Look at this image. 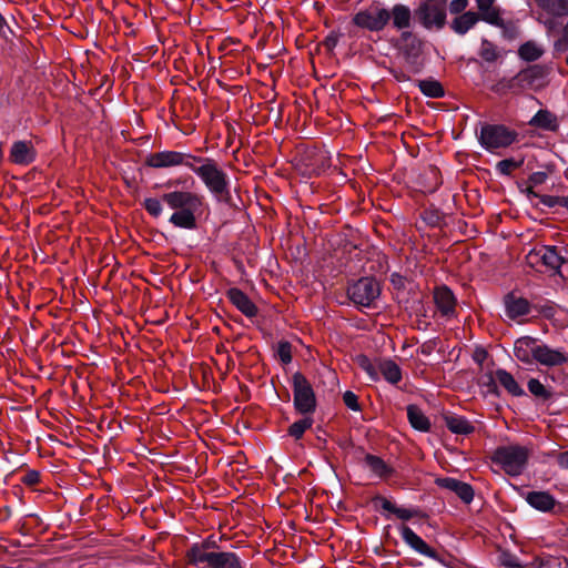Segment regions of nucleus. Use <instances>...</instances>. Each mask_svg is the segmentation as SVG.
<instances>
[{
  "label": "nucleus",
  "mask_w": 568,
  "mask_h": 568,
  "mask_svg": "<svg viewBox=\"0 0 568 568\" xmlns=\"http://www.w3.org/2000/svg\"><path fill=\"white\" fill-rule=\"evenodd\" d=\"M443 418L446 427L453 434L468 436L475 432V426L464 416L448 413Z\"/></svg>",
  "instance_id": "nucleus-26"
},
{
  "label": "nucleus",
  "mask_w": 568,
  "mask_h": 568,
  "mask_svg": "<svg viewBox=\"0 0 568 568\" xmlns=\"http://www.w3.org/2000/svg\"><path fill=\"white\" fill-rule=\"evenodd\" d=\"M478 17V22L485 21L488 24H491L494 27L501 26L503 18L500 17L499 9L496 7H493L491 9H488L487 11H480L476 12Z\"/></svg>",
  "instance_id": "nucleus-42"
},
{
  "label": "nucleus",
  "mask_w": 568,
  "mask_h": 568,
  "mask_svg": "<svg viewBox=\"0 0 568 568\" xmlns=\"http://www.w3.org/2000/svg\"><path fill=\"white\" fill-rule=\"evenodd\" d=\"M392 74L399 82L410 80V77L407 75L404 71L393 70Z\"/></svg>",
  "instance_id": "nucleus-63"
},
{
  "label": "nucleus",
  "mask_w": 568,
  "mask_h": 568,
  "mask_svg": "<svg viewBox=\"0 0 568 568\" xmlns=\"http://www.w3.org/2000/svg\"><path fill=\"white\" fill-rule=\"evenodd\" d=\"M352 23L362 30L381 32L387 28L386 7L374 1L369 7L357 11L352 18Z\"/></svg>",
  "instance_id": "nucleus-9"
},
{
  "label": "nucleus",
  "mask_w": 568,
  "mask_h": 568,
  "mask_svg": "<svg viewBox=\"0 0 568 568\" xmlns=\"http://www.w3.org/2000/svg\"><path fill=\"white\" fill-rule=\"evenodd\" d=\"M440 342L439 337L430 338L424 342L417 349V353H420L424 356H429L437 347Z\"/></svg>",
  "instance_id": "nucleus-51"
},
{
  "label": "nucleus",
  "mask_w": 568,
  "mask_h": 568,
  "mask_svg": "<svg viewBox=\"0 0 568 568\" xmlns=\"http://www.w3.org/2000/svg\"><path fill=\"white\" fill-rule=\"evenodd\" d=\"M478 23V17L475 11H467L463 14L455 16L448 26L450 30L457 36H465L469 30H471Z\"/></svg>",
  "instance_id": "nucleus-25"
},
{
  "label": "nucleus",
  "mask_w": 568,
  "mask_h": 568,
  "mask_svg": "<svg viewBox=\"0 0 568 568\" xmlns=\"http://www.w3.org/2000/svg\"><path fill=\"white\" fill-rule=\"evenodd\" d=\"M215 552L216 551H207L205 545L195 542L186 550L185 556L189 564L201 568H209Z\"/></svg>",
  "instance_id": "nucleus-24"
},
{
  "label": "nucleus",
  "mask_w": 568,
  "mask_h": 568,
  "mask_svg": "<svg viewBox=\"0 0 568 568\" xmlns=\"http://www.w3.org/2000/svg\"><path fill=\"white\" fill-rule=\"evenodd\" d=\"M417 87L419 88L420 92L428 98L439 99L445 95V90L442 83L432 78L418 80Z\"/></svg>",
  "instance_id": "nucleus-35"
},
{
  "label": "nucleus",
  "mask_w": 568,
  "mask_h": 568,
  "mask_svg": "<svg viewBox=\"0 0 568 568\" xmlns=\"http://www.w3.org/2000/svg\"><path fill=\"white\" fill-rule=\"evenodd\" d=\"M37 152L30 141H16L10 150V160L19 165H29L34 162Z\"/></svg>",
  "instance_id": "nucleus-22"
},
{
  "label": "nucleus",
  "mask_w": 568,
  "mask_h": 568,
  "mask_svg": "<svg viewBox=\"0 0 568 568\" xmlns=\"http://www.w3.org/2000/svg\"><path fill=\"white\" fill-rule=\"evenodd\" d=\"M348 300L358 311L375 308L376 302L382 294V287L375 276H362L358 280L349 281L346 287Z\"/></svg>",
  "instance_id": "nucleus-4"
},
{
  "label": "nucleus",
  "mask_w": 568,
  "mask_h": 568,
  "mask_svg": "<svg viewBox=\"0 0 568 568\" xmlns=\"http://www.w3.org/2000/svg\"><path fill=\"white\" fill-rule=\"evenodd\" d=\"M518 141V132L504 124L483 123L478 135L479 144L488 152L505 149Z\"/></svg>",
  "instance_id": "nucleus-6"
},
{
  "label": "nucleus",
  "mask_w": 568,
  "mask_h": 568,
  "mask_svg": "<svg viewBox=\"0 0 568 568\" xmlns=\"http://www.w3.org/2000/svg\"><path fill=\"white\" fill-rule=\"evenodd\" d=\"M163 201L174 213L169 222L175 227L195 230L197 227L196 213H200L204 205V196L191 191H172L164 193L161 200L146 197L143 201L144 210L153 217L162 214Z\"/></svg>",
  "instance_id": "nucleus-1"
},
{
  "label": "nucleus",
  "mask_w": 568,
  "mask_h": 568,
  "mask_svg": "<svg viewBox=\"0 0 568 568\" xmlns=\"http://www.w3.org/2000/svg\"><path fill=\"white\" fill-rule=\"evenodd\" d=\"M371 503L374 506L375 510H377V511L384 510L383 516L387 520L390 519L392 515L396 516L398 519L404 520V521L410 520L414 517H418V518H427L428 517V515L418 507H414V508L398 507L396 504L392 503L390 500H388L387 498H385L384 496H382L379 494L373 496L371 499Z\"/></svg>",
  "instance_id": "nucleus-12"
},
{
  "label": "nucleus",
  "mask_w": 568,
  "mask_h": 568,
  "mask_svg": "<svg viewBox=\"0 0 568 568\" xmlns=\"http://www.w3.org/2000/svg\"><path fill=\"white\" fill-rule=\"evenodd\" d=\"M527 504L541 513L554 511L555 507L560 505L559 501L548 491L531 490L525 495Z\"/></svg>",
  "instance_id": "nucleus-21"
},
{
  "label": "nucleus",
  "mask_w": 568,
  "mask_h": 568,
  "mask_svg": "<svg viewBox=\"0 0 568 568\" xmlns=\"http://www.w3.org/2000/svg\"><path fill=\"white\" fill-rule=\"evenodd\" d=\"M548 179V174L544 171H537L532 172L529 178L528 182L535 186L544 184Z\"/></svg>",
  "instance_id": "nucleus-54"
},
{
  "label": "nucleus",
  "mask_w": 568,
  "mask_h": 568,
  "mask_svg": "<svg viewBox=\"0 0 568 568\" xmlns=\"http://www.w3.org/2000/svg\"><path fill=\"white\" fill-rule=\"evenodd\" d=\"M488 353L484 348H477L473 355V359L481 365L483 362L487 358Z\"/></svg>",
  "instance_id": "nucleus-60"
},
{
  "label": "nucleus",
  "mask_w": 568,
  "mask_h": 568,
  "mask_svg": "<svg viewBox=\"0 0 568 568\" xmlns=\"http://www.w3.org/2000/svg\"><path fill=\"white\" fill-rule=\"evenodd\" d=\"M498 383L515 397L526 396L525 389L518 384L514 376L504 368H498L495 372Z\"/></svg>",
  "instance_id": "nucleus-29"
},
{
  "label": "nucleus",
  "mask_w": 568,
  "mask_h": 568,
  "mask_svg": "<svg viewBox=\"0 0 568 568\" xmlns=\"http://www.w3.org/2000/svg\"><path fill=\"white\" fill-rule=\"evenodd\" d=\"M378 374L383 375L385 381L392 385H396L402 381V368L389 358L378 361Z\"/></svg>",
  "instance_id": "nucleus-30"
},
{
  "label": "nucleus",
  "mask_w": 568,
  "mask_h": 568,
  "mask_svg": "<svg viewBox=\"0 0 568 568\" xmlns=\"http://www.w3.org/2000/svg\"><path fill=\"white\" fill-rule=\"evenodd\" d=\"M524 164V159L516 160L514 158L504 159L496 164L499 174L510 176L513 171L519 169Z\"/></svg>",
  "instance_id": "nucleus-41"
},
{
  "label": "nucleus",
  "mask_w": 568,
  "mask_h": 568,
  "mask_svg": "<svg viewBox=\"0 0 568 568\" xmlns=\"http://www.w3.org/2000/svg\"><path fill=\"white\" fill-rule=\"evenodd\" d=\"M406 277L397 272L392 273L389 276V282L396 291H404L406 288Z\"/></svg>",
  "instance_id": "nucleus-53"
},
{
  "label": "nucleus",
  "mask_w": 568,
  "mask_h": 568,
  "mask_svg": "<svg viewBox=\"0 0 568 568\" xmlns=\"http://www.w3.org/2000/svg\"><path fill=\"white\" fill-rule=\"evenodd\" d=\"M338 38L339 37L336 32H331L324 40V47L327 50L333 51L338 43Z\"/></svg>",
  "instance_id": "nucleus-57"
},
{
  "label": "nucleus",
  "mask_w": 568,
  "mask_h": 568,
  "mask_svg": "<svg viewBox=\"0 0 568 568\" xmlns=\"http://www.w3.org/2000/svg\"><path fill=\"white\" fill-rule=\"evenodd\" d=\"M190 170L201 180L217 203L234 206L230 176L215 159L195 155Z\"/></svg>",
  "instance_id": "nucleus-2"
},
{
  "label": "nucleus",
  "mask_w": 568,
  "mask_h": 568,
  "mask_svg": "<svg viewBox=\"0 0 568 568\" xmlns=\"http://www.w3.org/2000/svg\"><path fill=\"white\" fill-rule=\"evenodd\" d=\"M201 545H205V549L207 551H215L214 549L215 548H219L216 541L213 539V537H209L206 539H204L202 542H200Z\"/></svg>",
  "instance_id": "nucleus-61"
},
{
  "label": "nucleus",
  "mask_w": 568,
  "mask_h": 568,
  "mask_svg": "<svg viewBox=\"0 0 568 568\" xmlns=\"http://www.w3.org/2000/svg\"><path fill=\"white\" fill-rule=\"evenodd\" d=\"M539 343L540 339L532 336H521L517 338L514 343L515 357L524 364H534Z\"/></svg>",
  "instance_id": "nucleus-18"
},
{
  "label": "nucleus",
  "mask_w": 568,
  "mask_h": 568,
  "mask_svg": "<svg viewBox=\"0 0 568 568\" xmlns=\"http://www.w3.org/2000/svg\"><path fill=\"white\" fill-rule=\"evenodd\" d=\"M293 405L297 414L313 415L317 407L315 392L301 372H295L292 376Z\"/></svg>",
  "instance_id": "nucleus-7"
},
{
  "label": "nucleus",
  "mask_w": 568,
  "mask_h": 568,
  "mask_svg": "<svg viewBox=\"0 0 568 568\" xmlns=\"http://www.w3.org/2000/svg\"><path fill=\"white\" fill-rule=\"evenodd\" d=\"M226 297L246 317L253 318L258 314L257 306L242 290L231 287L226 291Z\"/></svg>",
  "instance_id": "nucleus-20"
},
{
  "label": "nucleus",
  "mask_w": 568,
  "mask_h": 568,
  "mask_svg": "<svg viewBox=\"0 0 568 568\" xmlns=\"http://www.w3.org/2000/svg\"><path fill=\"white\" fill-rule=\"evenodd\" d=\"M425 44L426 41L417 32H404L398 36V51L413 73H419L424 68L422 55Z\"/></svg>",
  "instance_id": "nucleus-5"
},
{
  "label": "nucleus",
  "mask_w": 568,
  "mask_h": 568,
  "mask_svg": "<svg viewBox=\"0 0 568 568\" xmlns=\"http://www.w3.org/2000/svg\"><path fill=\"white\" fill-rule=\"evenodd\" d=\"M10 36H13V30L10 28L6 18L0 12V38L8 40Z\"/></svg>",
  "instance_id": "nucleus-55"
},
{
  "label": "nucleus",
  "mask_w": 568,
  "mask_h": 568,
  "mask_svg": "<svg viewBox=\"0 0 568 568\" xmlns=\"http://www.w3.org/2000/svg\"><path fill=\"white\" fill-rule=\"evenodd\" d=\"M343 402H344V404L346 405L347 408H349V409H352L354 412H359L361 410V405L358 403V397L352 390H346L343 394Z\"/></svg>",
  "instance_id": "nucleus-50"
},
{
  "label": "nucleus",
  "mask_w": 568,
  "mask_h": 568,
  "mask_svg": "<svg viewBox=\"0 0 568 568\" xmlns=\"http://www.w3.org/2000/svg\"><path fill=\"white\" fill-rule=\"evenodd\" d=\"M532 307L547 320H552L557 313V305L550 301L545 304H535Z\"/></svg>",
  "instance_id": "nucleus-47"
},
{
  "label": "nucleus",
  "mask_w": 568,
  "mask_h": 568,
  "mask_svg": "<svg viewBox=\"0 0 568 568\" xmlns=\"http://www.w3.org/2000/svg\"><path fill=\"white\" fill-rule=\"evenodd\" d=\"M21 483L29 487L36 486L40 483V473L36 469H29L21 478Z\"/></svg>",
  "instance_id": "nucleus-52"
},
{
  "label": "nucleus",
  "mask_w": 568,
  "mask_h": 568,
  "mask_svg": "<svg viewBox=\"0 0 568 568\" xmlns=\"http://www.w3.org/2000/svg\"><path fill=\"white\" fill-rule=\"evenodd\" d=\"M539 202L548 207L559 205L561 196L540 194Z\"/></svg>",
  "instance_id": "nucleus-56"
},
{
  "label": "nucleus",
  "mask_w": 568,
  "mask_h": 568,
  "mask_svg": "<svg viewBox=\"0 0 568 568\" xmlns=\"http://www.w3.org/2000/svg\"><path fill=\"white\" fill-rule=\"evenodd\" d=\"M479 55L486 62L491 63L498 59L499 52L497 47L491 41L483 38L480 42Z\"/></svg>",
  "instance_id": "nucleus-39"
},
{
  "label": "nucleus",
  "mask_w": 568,
  "mask_h": 568,
  "mask_svg": "<svg viewBox=\"0 0 568 568\" xmlns=\"http://www.w3.org/2000/svg\"><path fill=\"white\" fill-rule=\"evenodd\" d=\"M399 532L404 542L410 547L417 554L430 558L445 567H450V562L448 559L452 558L449 554H439L433 547H430L420 536H418L410 527L407 525H402L399 527Z\"/></svg>",
  "instance_id": "nucleus-10"
},
{
  "label": "nucleus",
  "mask_w": 568,
  "mask_h": 568,
  "mask_svg": "<svg viewBox=\"0 0 568 568\" xmlns=\"http://www.w3.org/2000/svg\"><path fill=\"white\" fill-rule=\"evenodd\" d=\"M434 302L443 316L449 317L455 314L457 300L447 285H440L434 288Z\"/></svg>",
  "instance_id": "nucleus-19"
},
{
  "label": "nucleus",
  "mask_w": 568,
  "mask_h": 568,
  "mask_svg": "<svg viewBox=\"0 0 568 568\" xmlns=\"http://www.w3.org/2000/svg\"><path fill=\"white\" fill-rule=\"evenodd\" d=\"M536 257L547 268L554 271L556 274L561 275L560 268L562 261L560 257V251L555 245H544L540 248H532L528 252V258Z\"/></svg>",
  "instance_id": "nucleus-15"
},
{
  "label": "nucleus",
  "mask_w": 568,
  "mask_h": 568,
  "mask_svg": "<svg viewBox=\"0 0 568 568\" xmlns=\"http://www.w3.org/2000/svg\"><path fill=\"white\" fill-rule=\"evenodd\" d=\"M536 4L552 17L568 16V0H535Z\"/></svg>",
  "instance_id": "nucleus-32"
},
{
  "label": "nucleus",
  "mask_w": 568,
  "mask_h": 568,
  "mask_svg": "<svg viewBox=\"0 0 568 568\" xmlns=\"http://www.w3.org/2000/svg\"><path fill=\"white\" fill-rule=\"evenodd\" d=\"M321 434L325 435V430L321 426H317L316 427V439L318 440V443H321V446L324 447L326 445V438L323 437Z\"/></svg>",
  "instance_id": "nucleus-64"
},
{
  "label": "nucleus",
  "mask_w": 568,
  "mask_h": 568,
  "mask_svg": "<svg viewBox=\"0 0 568 568\" xmlns=\"http://www.w3.org/2000/svg\"><path fill=\"white\" fill-rule=\"evenodd\" d=\"M302 418L294 422L287 429V434L293 437L295 440L301 439L304 436V433L310 429L314 424L313 415L310 414H301Z\"/></svg>",
  "instance_id": "nucleus-36"
},
{
  "label": "nucleus",
  "mask_w": 568,
  "mask_h": 568,
  "mask_svg": "<svg viewBox=\"0 0 568 568\" xmlns=\"http://www.w3.org/2000/svg\"><path fill=\"white\" fill-rule=\"evenodd\" d=\"M527 388L529 393L541 403H548L554 397L552 389L546 387L538 378H529L527 382Z\"/></svg>",
  "instance_id": "nucleus-34"
},
{
  "label": "nucleus",
  "mask_w": 568,
  "mask_h": 568,
  "mask_svg": "<svg viewBox=\"0 0 568 568\" xmlns=\"http://www.w3.org/2000/svg\"><path fill=\"white\" fill-rule=\"evenodd\" d=\"M476 6L478 9V12L480 11H487L488 9H491L494 7V3L496 0H475Z\"/></svg>",
  "instance_id": "nucleus-58"
},
{
  "label": "nucleus",
  "mask_w": 568,
  "mask_h": 568,
  "mask_svg": "<svg viewBox=\"0 0 568 568\" xmlns=\"http://www.w3.org/2000/svg\"><path fill=\"white\" fill-rule=\"evenodd\" d=\"M386 22L387 27L399 34L410 32L416 26V8L412 10L409 6L397 2L392 8H386Z\"/></svg>",
  "instance_id": "nucleus-11"
},
{
  "label": "nucleus",
  "mask_w": 568,
  "mask_h": 568,
  "mask_svg": "<svg viewBox=\"0 0 568 568\" xmlns=\"http://www.w3.org/2000/svg\"><path fill=\"white\" fill-rule=\"evenodd\" d=\"M364 460L366 466L381 478H388L394 474V469L376 455L366 454Z\"/></svg>",
  "instance_id": "nucleus-33"
},
{
  "label": "nucleus",
  "mask_w": 568,
  "mask_h": 568,
  "mask_svg": "<svg viewBox=\"0 0 568 568\" xmlns=\"http://www.w3.org/2000/svg\"><path fill=\"white\" fill-rule=\"evenodd\" d=\"M469 4V0H452L447 3V11L453 16H459L467 12L466 9Z\"/></svg>",
  "instance_id": "nucleus-49"
},
{
  "label": "nucleus",
  "mask_w": 568,
  "mask_h": 568,
  "mask_svg": "<svg viewBox=\"0 0 568 568\" xmlns=\"http://www.w3.org/2000/svg\"><path fill=\"white\" fill-rule=\"evenodd\" d=\"M276 353L280 361L284 365H287L292 362V344L288 341L278 342Z\"/></svg>",
  "instance_id": "nucleus-45"
},
{
  "label": "nucleus",
  "mask_w": 568,
  "mask_h": 568,
  "mask_svg": "<svg viewBox=\"0 0 568 568\" xmlns=\"http://www.w3.org/2000/svg\"><path fill=\"white\" fill-rule=\"evenodd\" d=\"M546 74L547 70L544 65H529L526 69L520 70L514 78H511L507 83V88L514 89L515 87H530L535 84L537 81L544 79Z\"/></svg>",
  "instance_id": "nucleus-16"
},
{
  "label": "nucleus",
  "mask_w": 568,
  "mask_h": 568,
  "mask_svg": "<svg viewBox=\"0 0 568 568\" xmlns=\"http://www.w3.org/2000/svg\"><path fill=\"white\" fill-rule=\"evenodd\" d=\"M195 155L179 151H161L151 153L145 158L144 164L153 169H163L178 165H184L191 169Z\"/></svg>",
  "instance_id": "nucleus-13"
},
{
  "label": "nucleus",
  "mask_w": 568,
  "mask_h": 568,
  "mask_svg": "<svg viewBox=\"0 0 568 568\" xmlns=\"http://www.w3.org/2000/svg\"><path fill=\"white\" fill-rule=\"evenodd\" d=\"M506 314L510 320H516L520 316L528 315L531 310V304L525 297H517L514 293H508L505 296Z\"/></svg>",
  "instance_id": "nucleus-23"
},
{
  "label": "nucleus",
  "mask_w": 568,
  "mask_h": 568,
  "mask_svg": "<svg viewBox=\"0 0 568 568\" xmlns=\"http://www.w3.org/2000/svg\"><path fill=\"white\" fill-rule=\"evenodd\" d=\"M435 484L443 489H447L456 494V496L464 503L470 504L474 499L475 491L470 484L458 480L453 477H438Z\"/></svg>",
  "instance_id": "nucleus-17"
},
{
  "label": "nucleus",
  "mask_w": 568,
  "mask_h": 568,
  "mask_svg": "<svg viewBox=\"0 0 568 568\" xmlns=\"http://www.w3.org/2000/svg\"><path fill=\"white\" fill-rule=\"evenodd\" d=\"M420 217L430 227H438L444 221L443 212L435 206L425 209L420 214Z\"/></svg>",
  "instance_id": "nucleus-38"
},
{
  "label": "nucleus",
  "mask_w": 568,
  "mask_h": 568,
  "mask_svg": "<svg viewBox=\"0 0 568 568\" xmlns=\"http://www.w3.org/2000/svg\"><path fill=\"white\" fill-rule=\"evenodd\" d=\"M528 124L550 132H557L559 129L557 116L547 109L538 110L529 120Z\"/></svg>",
  "instance_id": "nucleus-27"
},
{
  "label": "nucleus",
  "mask_w": 568,
  "mask_h": 568,
  "mask_svg": "<svg viewBox=\"0 0 568 568\" xmlns=\"http://www.w3.org/2000/svg\"><path fill=\"white\" fill-rule=\"evenodd\" d=\"M497 28L501 29V34L507 40H515L520 33L518 24L511 20L505 21L503 19L501 26H498Z\"/></svg>",
  "instance_id": "nucleus-43"
},
{
  "label": "nucleus",
  "mask_w": 568,
  "mask_h": 568,
  "mask_svg": "<svg viewBox=\"0 0 568 568\" xmlns=\"http://www.w3.org/2000/svg\"><path fill=\"white\" fill-rule=\"evenodd\" d=\"M499 561L503 567L507 568H520L521 564L519 558L510 551H501L499 555Z\"/></svg>",
  "instance_id": "nucleus-48"
},
{
  "label": "nucleus",
  "mask_w": 568,
  "mask_h": 568,
  "mask_svg": "<svg viewBox=\"0 0 568 568\" xmlns=\"http://www.w3.org/2000/svg\"><path fill=\"white\" fill-rule=\"evenodd\" d=\"M448 24L447 4L416 6V26L427 32H440Z\"/></svg>",
  "instance_id": "nucleus-8"
},
{
  "label": "nucleus",
  "mask_w": 568,
  "mask_h": 568,
  "mask_svg": "<svg viewBox=\"0 0 568 568\" xmlns=\"http://www.w3.org/2000/svg\"><path fill=\"white\" fill-rule=\"evenodd\" d=\"M535 363L546 367H559L568 363V352L562 347L552 348L540 341Z\"/></svg>",
  "instance_id": "nucleus-14"
},
{
  "label": "nucleus",
  "mask_w": 568,
  "mask_h": 568,
  "mask_svg": "<svg viewBox=\"0 0 568 568\" xmlns=\"http://www.w3.org/2000/svg\"><path fill=\"white\" fill-rule=\"evenodd\" d=\"M209 568H243L235 552L216 551Z\"/></svg>",
  "instance_id": "nucleus-31"
},
{
  "label": "nucleus",
  "mask_w": 568,
  "mask_h": 568,
  "mask_svg": "<svg viewBox=\"0 0 568 568\" xmlns=\"http://www.w3.org/2000/svg\"><path fill=\"white\" fill-rule=\"evenodd\" d=\"M544 54V50L539 48L534 41L523 43L518 49L520 59L527 62L537 61Z\"/></svg>",
  "instance_id": "nucleus-37"
},
{
  "label": "nucleus",
  "mask_w": 568,
  "mask_h": 568,
  "mask_svg": "<svg viewBox=\"0 0 568 568\" xmlns=\"http://www.w3.org/2000/svg\"><path fill=\"white\" fill-rule=\"evenodd\" d=\"M568 51V20L564 26L561 36L554 42V54H561Z\"/></svg>",
  "instance_id": "nucleus-46"
},
{
  "label": "nucleus",
  "mask_w": 568,
  "mask_h": 568,
  "mask_svg": "<svg viewBox=\"0 0 568 568\" xmlns=\"http://www.w3.org/2000/svg\"><path fill=\"white\" fill-rule=\"evenodd\" d=\"M406 410L408 422L414 429L423 433H428L430 430L432 425L429 418L417 405L410 404L406 407Z\"/></svg>",
  "instance_id": "nucleus-28"
},
{
  "label": "nucleus",
  "mask_w": 568,
  "mask_h": 568,
  "mask_svg": "<svg viewBox=\"0 0 568 568\" xmlns=\"http://www.w3.org/2000/svg\"><path fill=\"white\" fill-rule=\"evenodd\" d=\"M356 362L372 382L379 381L378 364L375 365L366 355H358Z\"/></svg>",
  "instance_id": "nucleus-40"
},
{
  "label": "nucleus",
  "mask_w": 568,
  "mask_h": 568,
  "mask_svg": "<svg viewBox=\"0 0 568 568\" xmlns=\"http://www.w3.org/2000/svg\"><path fill=\"white\" fill-rule=\"evenodd\" d=\"M534 186H535V185L530 184V185H529V186H527L525 190H523V189H521L520 191H521L523 193H525V194H526V196H527L529 200H530V199H532V197H537V199H538V197L540 196V194H539V193H537L536 191H534Z\"/></svg>",
  "instance_id": "nucleus-62"
},
{
  "label": "nucleus",
  "mask_w": 568,
  "mask_h": 568,
  "mask_svg": "<svg viewBox=\"0 0 568 568\" xmlns=\"http://www.w3.org/2000/svg\"><path fill=\"white\" fill-rule=\"evenodd\" d=\"M479 386L486 387V393L490 396L499 397L500 389L496 383V376L493 373H487L484 378L479 382Z\"/></svg>",
  "instance_id": "nucleus-44"
},
{
  "label": "nucleus",
  "mask_w": 568,
  "mask_h": 568,
  "mask_svg": "<svg viewBox=\"0 0 568 568\" xmlns=\"http://www.w3.org/2000/svg\"><path fill=\"white\" fill-rule=\"evenodd\" d=\"M557 464L560 468L568 469V450L558 454Z\"/></svg>",
  "instance_id": "nucleus-59"
},
{
  "label": "nucleus",
  "mask_w": 568,
  "mask_h": 568,
  "mask_svg": "<svg viewBox=\"0 0 568 568\" xmlns=\"http://www.w3.org/2000/svg\"><path fill=\"white\" fill-rule=\"evenodd\" d=\"M530 450L518 444L498 446L491 454L490 460L498 465L508 476L517 477L528 465Z\"/></svg>",
  "instance_id": "nucleus-3"
}]
</instances>
